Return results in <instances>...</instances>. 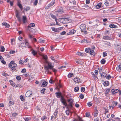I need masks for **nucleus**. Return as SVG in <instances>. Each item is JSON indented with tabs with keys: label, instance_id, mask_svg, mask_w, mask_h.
Returning <instances> with one entry per match:
<instances>
[{
	"label": "nucleus",
	"instance_id": "obj_63",
	"mask_svg": "<svg viewBox=\"0 0 121 121\" xmlns=\"http://www.w3.org/2000/svg\"><path fill=\"white\" fill-rule=\"evenodd\" d=\"M17 115V113H13L12 114V115L13 117H15Z\"/></svg>",
	"mask_w": 121,
	"mask_h": 121
},
{
	"label": "nucleus",
	"instance_id": "obj_42",
	"mask_svg": "<svg viewBox=\"0 0 121 121\" xmlns=\"http://www.w3.org/2000/svg\"><path fill=\"white\" fill-rule=\"evenodd\" d=\"M93 104L91 102H88L87 103V105L89 107L91 106Z\"/></svg>",
	"mask_w": 121,
	"mask_h": 121
},
{
	"label": "nucleus",
	"instance_id": "obj_47",
	"mask_svg": "<svg viewBox=\"0 0 121 121\" xmlns=\"http://www.w3.org/2000/svg\"><path fill=\"white\" fill-rule=\"evenodd\" d=\"M81 91L83 92L85 91V88L84 87H82L81 88Z\"/></svg>",
	"mask_w": 121,
	"mask_h": 121
},
{
	"label": "nucleus",
	"instance_id": "obj_60",
	"mask_svg": "<svg viewBox=\"0 0 121 121\" xmlns=\"http://www.w3.org/2000/svg\"><path fill=\"white\" fill-rule=\"evenodd\" d=\"M26 69H22V70L21 71V72L22 73H25L26 71Z\"/></svg>",
	"mask_w": 121,
	"mask_h": 121
},
{
	"label": "nucleus",
	"instance_id": "obj_13",
	"mask_svg": "<svg viewBox=\"0 0 121 121\" xmlns=\"http://www.w3.org/2000/svg\"><path fill=\"white\" fill-rule=\"evenodd\" d=\"M17 5L19 7L20 9L21 10H22L23 9V7L22 5L20 3V1H18L17 2Z\"/></svg>",
	"mask_w": 121,
	"mask_h": 121
},
{
	"label": "nucleus",
	"instance_id": "obj_25",
	"mask_svg": "<svg viewBox=\"0 0 121 121\" xmlns=\"http://www.w3.org/2000/svg\"><path fill=\"white\" fill-rule=\"evenodd\" d=\"M24 9L26 11H27L30 10V7L29 6H25L24 7Z\"/></svg>",
	"mask_w": 121,
	"mask_h": 121
},
{
	"label": "nucleus",
	"instance_id": "obj_24",
	"mask_svg": "<svg viewBox=\"0 0 121 121\" xmlns=\"http://www.w3.org/2000/svg\"><path fill=\"white\" fill-rule=\"evenodd\" d=\"M109 27L112 28H116L117 27V26L113 24H112L109 25Z\"/></svg>",
	"mask_w": 121,
	"mask_h": 121
},
{
	"label": "nucleus",
	"instance_id": "obj_26",
	"mask_svg": "<svg viewBox=\"0 0 121 121\" xmlns=\"http://www.w3.org/2000/svg\"><path fill=\"white\" fill-rule=\"evenodd\" d=\"M32 50L31 53L34 56H35L37 54V52L35 51L34 50L32 49L31 50Z\"/></svg>",
	"mask_w": 121,
	"mask_h": 121
},
{
	"label": "nucleus",
	"instance_id": "obj_53",
	"mask_svg": "<svg viewBox=\"0 0 121 121\" xmlns=\"http://www.w3.org/2000/svg\"><path fill=\"white\" fill-rule=\"evenodd\" d=\"M41 119L42 121H43L44 120H45L47 119V117L45 116H44L42 118H41Z\"/></svg>",
	"mask_w": 121,
	"mask_h": 121
},
{
	"label": "nucleus",
	"instance_id": "obj_40",
	"mask_svg": "<svg viewBox=\"0 0 121 121\" xmlns=\"http://www.w3.org/2000/svg\"><path fill=\"white\" fill-rule=\"evenodd\" d=\"M56 118L57 117H55L53 115L51 116V120L52 121H54L56 119Z\"/></svg>",
	"mask_w": 121,
	"mask_h": 121
},
{
	"label": "nucleus",
	"instance_id": "obj_35",
	"mask_svg": "<svg viewBox=\"0 0 121 121\" xmlns=\"http://www.w3.org/2000/svg\"><path fill=\"white\" fill-rule=\"evenodd\" d=\"M73 74L72 73H69L68 75V77L69 78H70L73 76Z\"/></svg>",
	"mask_w": 121,
	"mask_h": 121
},
{
	"label": "nucleus",
	"instance_id": "obj_28",
	"mask_svg": "<svg viewBox=\"0 0 121 121\" xmlns=\"http://www.w3.org/2000/svg\"><path fill=\"white\" fill-rule=\"evenodd\" d=\"M42 56H43V58L46 61V63H47V60L48 58V56H47L46 55L44 54V55H42Z\"/></svg>",
	"mask_w": 121,
	"mask_h": 121
},
{
	"label": "nucleus",
	"instance_id": "obj_14",
	"mask_svg": "<svg viewBox=\"0 0 121 121\" xmlns=\"http://www.w3.org/2000/svg\"><path fill=\"white\" fill-rule=\"evenodd\" d=\"M115 48L117 50H121V48H120V46L117 43H116L115 44Z\"/></svg>",
	"mask_w": 121,
	"mask_h": 121
},
{
	"label": "nucleus",
	"instance_id": "obj_59",
	"mask_svg": "<svg viewBox=\"0 0 121 121\" xmlns=\"http://www.w3.org/2000/svg\"><path fill=\"white\" fill-rule=\"evenodd\" d=\"M107 56V54L106 52H104L103 53V56L104 57Z\"/></svg>",
	"mask_w": 121,
	"mask_h": 121
},
{
	"label": "nucleus",
	"instance_id": "obj_33",
	"mask_svg": "<svg viewBox=\"0 0 121 121\" xmlns=\"http://www.w3.org/2000/svg\"><path fill=\"white\" fill-rule=\"evenodd\" d=\"M51 28L53 31L56 32H58V30L57 28H56L54 27H52Z\"/></svg>",
	"mask_w": 121,
	"mask_h": 121
},
{
	"label": "nucleus",
	"instance_id": "obj_16",
	"mask_svg": "<svg viewBox=\"0 0 121 121\" xmlns=\"http://www.w3.org/2000/svg\"><path fill=\"white\" fill-rule=\"evenodd\" d=\"M73 80L74 81L76 82L79 83L80 82V79L77 78H74L73 79Z\"/></svg>",
	"mask_w": 121,
	"mask_h": 121
},
{
	"label": "nucleus",
	"instance_id": "obj_45",
	"mask_svg": "<svg viewBox=\"0 0 121 121\" xmlns=\"http://www.w3.org/2000/svg\"><path fill=\"white\" fill-rule=\"evenodd\" d=\"M20 98L22 101H25L24 97L22 95L21 96Z\"/></svg>",
	"mask_w": 121,
	"mask_h": 121
},
{
	"label": "nucleus",
	"instance_id": "obj_17",
	"mask_svg": "<svg viewBox=\"0 0 121 121\" xmlns=\"http://www.w3.org/2000/svg\"><path fill=\"white\" fill-rule=\"evenodd\" d=\"M44 68L45 72H47V73H48L49 72V69H50V68L48 66H44Z\"/></svg>",
	"mask_w": 121,
	"mask_h": 121
},
{
	"label": "nucleus",
	"instance_id": "obj_52",
	"mask_svg": "<svg viewBox=\"0 0 121 121\" xmlns=\"http://www.w3.org/2000/svg\"><path fill=\"white\" fill-rule=\"evenodd\" d=\"M112 103L113 105H115V106L117 105L118 104V103L116 101H113L112 102Z\"/></svg>",
	"mask_w": 121,
	"mask_h": 121
},
{
	"label": "nucleus",
	"instance_id": "obj_34",
	"mask_svg": "<svg viewBox=\"0 0 121 121\" xmlns=\"http://www.w3.org/2000/svg\"><path fill=\"white\" fill-rule=\"evenodd\" d=\"M44 42V40L40 39L39 40L38 42L40 43H43Z\"/></svg>",
	"mask_w": 121,
	"mask_h": 121
},
{
	"label": "nucleus",
	"instance_id": "obj_20",
	"mask_svg": "<svg viewBox=\"0 0 121 121\" xmlns=\"http://www.w3.org/2000/svg\"><path fill=\"white\" fill-rule=\"evenodd\" d=\"M27 21L26 17L25 16H23L22 17V21L23 23H25Z\"/></svg>",
	"mask_w": 121,
	"mask_h": 121
},
{
	"label": "nucleus",
	"instance_id": "obj_11",
	"mask_svg": "<svg viewBox=\"0 0 121 121\" xmlns=\"http://www.w3.org/2000/svg\"><path fill=\"white\" fill-rule=\"evenodd\" d=\"M54 65L53 63H48V66L50 68V69H52L53 68Z\"/></svg>",
	"mask_w": 121,
	"mask_h": 121
},
{
	"label": "nucleus",
	"instance_id": "obj_23",
	"mask_svg": "<svg viewBox=\"0 0 121 121\" xmlns=\"http://www.w3.org/2000/svg\"><path fill=\"white\" fill-rule=\"evenodd\" d=\"M107 76L106 73L105 72H102L101 74V76L103 78H105Z\"/></svg>",
	"mask_w": 121,
	"mask_h": 121
},
{
	"label": "nucleus",
	"instance_id": "obj_50",
	"mask_svg": "<svg viewBox=\"0 0 121 121\" xmlns=\"http://www.w3.org/2000/svg\"><path fill=\"white\" fill-rule=\"evenodd\" d=\"M38 3V0H36L34 2L33 4L35 6Z\"/></svg>",
	"mask_w": 121,
	"mask_h": 121
},
{
	"label": "nucleus",
	"instance_id": "obj_18",
	"mask_svg": "<svg viewBox=\"0 0 121 121\" xmlns=\"http://www.w3.org/2000/svg\"><path fill=\"white\" fill-rule=\"evenodd\" d=\"M35 26V24L33 23H30V25L28 26V29L30 30L32 28H31V27H34Z\"/></svg>",
	"mask_w": 121,
	"mask_h": 121
},
{
	"label": "nucleus",
	"instance_id": "obj_39",
	"mask_svg": "<svg viewBox=\"0 0 121 121\" xmlns=\"http://www.w3.org/2000/svg\"><path fill=\"white\" fill-rule=\"evenodd\" d=\"M106 61V60L104 59H103L101 61V63L102 64H104L105 63Z\"/></svg>",
	"mask_w": 121,
	"mask_h": 121
},
{
	"label": "nucleus",
	"instance_id": "obj_19",
	"mask_svg": "<svg viewBox=\"0 0 121 121\" xmlns=\"http://www.w3.org/2000/svg\"><path fill=\"white\" fill-rule=\"evenodd\" d=\"M2 25L6 27L9 28L10 26V25L5 22L3 23L2 24Z\"/></svg>",
	"mask_w": 121,
	"mask_h": 121
},
{
	"label": "nucleus",
	"instance_id": "obj_7",
	"mask_svg": "<svg viewBox=\"0 0 121 121\" xmlns=\"http://www.w3.org/2000/svg\"><path fill=\"white\" fill-rule=\"evenodd\" d=\"M55 3V1L53 0L52 1L50 4H49L47 6L46 8L45 9H48L50 7L52 6Z\"/></svg>",
	"mask_w": 121,
	"mask_h": 121
},
{
	"label": "nucleus",
	"instance_id": "obj_32",
	"mask_svg": "<svg viewBox=\"0 0 121 121\" xmlns=\"http://www.w3.org/2000/svg\"><path fill=\"white\" fill-rule=\"evenodd\" d=\"M46 89L45 88H43L41 90V93L42 94H44L45 93V90Z\"/></svg>",
	"mask_w": 121,
	"mask_h": 121
},
{
	"label": "nucleus",
	"instance_id": "obj_8",
	"mask_svg": "<svg viewBox=\"0 0 121 121\" xmlns=\"http://www.w3.org/2000/svg\"><path fill=\"white\" fill-rule=\"evenodd\" d=\"M32 93V92L30 91H28L26 92L25 96L27 97H29L31 96Z\"/></svg>",
	"mask_w": 121,
	"mask_h": 121
},
{
	"label": "nucleus",
	"instance_id": "obj_41",
	"mask_svg": "<svg viewBox=\"0 0 121 121\" xmlns=\"http://www.w3.org/2000/svg\"><path fill=\"white\" fill-rule=\"evenodd\" d=\"M77 54L79 56H83L84 54L83 53L78 52L77 53Z\"/></svg>",
	"mask_w": 121,
	"mask_h": 121
},
{
	"label": "nucleus",
	"instance_id": "obj_36",
	"mask_svg": "<svg viewBox=\"0 0 121 121\" xmlns=\"http://www.w3.org/2000/svg\"><path fill=\"white\" fill-rule=\"evenodd\" d=\"M79 89L78 87L77 86L76 87L74 88V91L75 92H77L78 91Z\"/></svg>",
	"mask_w": 121,
	"mask_h": 121
},
{
	"label": "nucleus",
	"instance_id": "obj_56",
	"mask_svg": "<svg viewBox=\"0 0 121 121\" xmlns=\"http://www.w3.org/2000/svg\"><path fill=\"white\" fill-rule=\"evenodd\" d=\"M60 100L61 102H62V101H65V99H64V97L63 96H61V97Z\"/></svg>",
	"mask_w": 121,
	"mask_h": 121
},
{
	"label": "nucleus",
	"instance_id": "obj_21",
	"mask_svg": "<svg viewBox=\"0 0 121 121\" xmlns=\"http://www.w3.org/2000/svg\"><path fill=\"white\" fill-rule=\"evenodd\" d=\"M50 15L51 16V17L53 19H55V21H57V19L56 18V16L52 13Z\"/></svg>",
	"mask_w": 121,
	"mask_h": 121
},
{
	"label": "nucleus",
	"instance_id": "obj_55",
	"mask_svg": "<svg viewBox=\"0 0 121 121\" xmlns=\"http://www.w3.org/2000/svg\"><path fill=\"white\" fill-rule=\"evenodd\" d=\"M105 44L107 45L108 46H111V43L110 42H106V43H105Z\"/></svg>",
	"mask_w": 121,
	"mask_h": 121
},
{
	"label": "nucleus",
	"instance_id": "obj_46",
	"mask_svg": "<svg viewBox=\"0 0 121 121\" xmlns=\"http://www.w3.org/2000/svg\"><path fill=\"white\" fill-rule=\"evenodd\" d=\"M25 121H30L31 120V118L30 117H27L24 118Z\"/></svg>",
	"mask_w": 121,
	"mask_h": 121
},
{
	"label": "nucleus",
	"instance_id": "obj_51",
	"mask_svg": "<svg viewBox=\"0 0 121 121\" xmlns=\"http://www.w3.org/2000/svg\"><path fill=\"white\" fill-rule=\"evenodd\" d=\"M79 97L81 99H83L84 97V95L82 94H81L80 95Z\"/></svg>",
	"mask_w": 121,
	"mask_h": 121
},
{
	"label": "nucleus",
	"instance_id": "obj_2",
	"mask_svg": "<svg viewBox=\"0 0 121 121\" xmlns=\"http://www.w3.org/2000/svg\"><path fill=\"white\" fill-rule=\"evenodd\" d=\"M9 66V68H11L12 70L15 71L16 69V67L17 66V65L14 61H11Z\"/></svg>",
	"mask_w": 121,
	"mask_h": 121
},
{
	"label": "nucleus",
	"instance_id": "obj_37",
	"mask_svg": "<svg viewBox=\"0 0 121 121\" xmlns=\"http://www.w3.org/2000/svg\"><path fill=\"white\" fill-rule=\"evenodd\" d=\"M4 51V48L3 46L0 47V51L3 52Z\"/></svg>",
	"mask_w": 121,
	"mask_h": 121
},
{
	"label": "nucleus",
	"instance_id": "obj_30",
	"mask_svg": "<svg viewBox=\"0 0 121 121\" xmlns=\"http://www.w3.org/2000/svg\"><path fill=\"white\" fill-rule=\"evenodd\" d=\"M9 106L12 105L13 104V100H10V99L9 98Z\"/></svg>",
	"mask_w": 121,
	"mask_h": 121
},
{
	"label": "nucleus",
	"instance_id": "obj_12",
	"mask_svg": "<svg viewBox=\"0 0 121 121\" xmlns=\"http://www.w3.org/2000/svg\"><path fill=\"white\" fill-rule=\"evenodd\" d=\"M56 96L58 98H60L62 96L60 92H56L55 93Z\"/></svg>",
	"mask_w": 121,
	"mask_h": 121
},
{
	"label": "nucleus",
	"instance_id": "obj_44",
	"mask_svg": "<svg viewBox=\"0 0 121 121\" xmlns=\"http://www.w3.org/2000/svg\"><path fill=\"white\" fill-rule=\"evenodd\" d=\"M94 114V116L95 117H96L97 116L98 111L97 110H96Z\"/></svg>",
	"mask_w": 121,
	"mask_h": 121
},
{
	"label": "nucleus",
	"instance_id": "obj_48",
	"mask_svg": "<svg viewBox=\"0 0 121 121\" xmlns=\"http://www.w3.org/2000/svg\"><path fill=\"white\" fill-rule=\"evenodd\" d=\"M64 105H65V106H67V104L65 101H62L61 102Z\"/></svg>",
	"mask_w": 121,
	"mask_h": 121
},
{
	"label": "nucleus",
	"instance_id": "obj_58",
	"mask_svg": "<svg viewBox=\"0 0 121 121\" xmlns=\"http://www.w3.org/2000/svg\"><path fill=\"white\" fill-rule=\"evenodd\" d=\"M104 110H105V112L104 113V114L105 115H106V113L107 112H108V110L107 108H104Z\"/></svg>",
	"mask_w": 121,
	"mask_h": 121
},
{
	"label": "nucleus",
	"instance_id": "obj_64",
	"mask_svg": "<svg viewBox=\"0 0 121 121\" xmlns=\"http://www.w3.org/2000/svg\"><path fill=\"white\" fill-rule=\"evenodd\" d=\"M99 118L97 117L94 120V121H99Z\"/></svg>",
	"mask_w": 121,
	"mask_h": 121
},
{
	"label": "nucleus",
	"instance_id": "obj_61",
	"mask_svg": "<svg viewBox=\"0 0 121 121\" xmlns=\"http://www.w3.org/2000/svg\"><path fill=\"white\" fill-rule=\"evenodd\" d=\"M105 4L106 6H108L109 5V2L106 1L104 3Z\"/></svg>",
	"mask_w": 121,
	"mask_h": 121
},
{
	"label": "nucleus",
	"instance_id": "obj_3",
	"mask_svg": "<svg viewBox=\"0 0 121 121\" xmlns=\"http://www.w3.org/2000/svg\"><path fill=\"white\" fill-rule=\"evenodd\" d=\"M24 42L19 45V47L22 48H23L28 47L31 48V47L29 43L27 42L26 39L24 40Z\"/></svg>",
	"mask_w": 121,
	"mask_h": 121
},
{
	"label": "nucleus",
	"instance_id": "obj_43",
	"mask_svg": "<svg viewBox=\"0 0 121 121\" xmlns=\"http://www.w3.org/2000/svg\"><path fill=\"white\" fill-rule=\"evenodd\" d=\"M51 58L52 60H54L55 62H57V61L56 60H55V57L53 56H51Z\"/></svg>",
	"mask_w": 121,
	"mask_h": 121
},
{
	"label": "nucleus",
	"instance_id": "obj_15",
	"mask_svg": "<svg viewBox=\"0 0 121 121\" xmlns=\"http://www.w3.org/2000/svg\"><path fill=\"white\" fill-rule=\"evenodd\" d=\"M102 6V3H99L98 4H97L96 5V8L97 9H99L101 8Z\"/></svg>",
	"mask_w": 121,
	"mask_h": 121
},
{
	"label": "nucleus",
	"instance_id": "obj_57",
	"mask_svg": "<svg viewBox=\"0 0 121 121\" xmlns=\"http://www.w3.org/2000/svg\"><path fill=\"white\" fill-rule=\"evenodd\" d=\"M16 78L18 80H20L21 79V77L20 76H17L16 77Z\"/></svg>",
	"mask_w": 121,
	"mask_h": 121
},
{
	"label": "nucleus",
	"instance_id": "obj_62",
	"mask_svg": "<svg viewBox=\"0 0 121 121\" xmlns=\"http://www.w3.org/2000/svg\"><path fill=\"white\" fill-rule=\"evenodd\" d=\"M106 77L107 79H109L111 78V76L110 75H109L106 76Z\"/></svg>",
	"mask_w": 121,
	"mask_h": 121
},
{
	"label": "nucleus",
	"instance_id": "obj_27",
	"mask_svg": "<svg viewBox=\"0 0 121 121\" xmlns=\"http://www.w3.org/2000/svg\"><path fill=\"white\" fill-rule=\"evenodd\" d=\"M58 111L57 110H56L54 113L53 115L55 117H57L58 113Z\"/></svg>",
	"mask_w": 121,
	"mask_h": 121
},
{
	"label": "nucleus",
	"instance_id": "obj_9",
	"mask_svg": "<svg viewBox=\"0 0 121 121\" xmlns=\"http://www.w3.org/2000/svg\"><path fill=\"white\" fill-rule=\"evenodd\" d=\"M59 21L61 23L63 24H65L66 23L65 18H59Z\"/></svg>",
	"mask_w": 121,
	"mask_h": 121
},
{
	"label": "nucleus",
	"instance_id": "obj_4",
	"mask_svg": "<svg viewBox=\"0 0 121 121\" xmlns=\"http://www.w3.org/2000/svg\"><path fill=\"white\" fill-rule=\"evenodd\" d=\"M80 28L82 32H84L85 34H87V32L86 31V28L85 24H82L80 26Z\"/></svg>",
	"mask_w": 121,
	"mask_h": 121
},
{
	"label": "nucleus",
	"instance_id": "obj_10",
	"mask_svg": "<svg viewBox=\"0 0 121 121\" xmlns=\"http://www.w3.org/2000/svg\"><path fill=\"white\" fill-rule=\"evenodd\" d=\"M76 32V30H75L73 29L70 30L69 31V32L67 33V35H72L74 34Z\"/></svg>",
	"mask_w": 121,
	"mask_h": 121
},
{
	"label": "nucleus",
	"instance_id": "obj_31",
	"mask_svg": "<svg viewBox=\"0 0 121 121\" xmlns=\"http://www.w3.org/2000/svg\"><path fill=\"white\" fill-rule=\"evenodd\" d=\"M92 77L93 78H94L96 80V78H98L96 75L94 73H93L92 74Z\"/></svg>",
	"mask_w": 121,
	"mask_h": 121
},
{
	"label": "nucleus",
	"instance_id": "obj_5",
	"mask_svg": "<svg viewBox=\"0 0 121 121\" xmlns=\"http://www.w3.org/2000/svg\"><path fill=\"white\" fill-rule=\"evenodd\" d=\"M68 102L69 103V106L71 107H72V104L73 102V100L71 99H69L68 100Z\"/></svg>",
	"mask_w": 121,
	"mask_h": 121
},
{
	"label": "nucleus",
	"instance_id": "obj_49",
	"mask_svg": "<svg viewBox=\"0 0 121 121\" xmlns=\"http://www.w3.org/2000/svg\"><path fill=\"white\" fill-rule=\"evenodd\" d=\"M111 91L112 94H115L116 93H117V92L114 89H112Z\"/></svg>",
	"mask_w": 121,
	"mask_h": 121
},
{
	"label": "nucleus",
	"instance_id": "obj_1",
	"mask_svg": "<svg viewBox=\"0 0 121 121\" xmlns=\"http://www.w3.org/2000/svg\"><path fill=\"white\" fill-rule=\"evenodd\" d=\"M95 47L94 46H93L91 47V48H87L86 49L85 52L87 53H89L91 55L95 56V53L94 51V50L95 49Z\"/></svg>",
	"mask_w": 121,
	"mask_h": 121
},
{
	"label": "nucleus",
	"instance_id": "obj_22",
	"mask_svg": "<svg viewBox=\"0 0 121 121\" xmlns=\"http://www.w3.org/2000/svg\"><path fill=\"white\" fill-rule=\"evenodd\" d=\"M104 85L105 86H106L109 85V83L108 81H105L104 83Z\"/></svg>",
	"mask_w": 121,
	"mask_h": 121
},
{
	"label": "nucleus",
	"instance_id": "obj_6",
	"mask_svg": "<svg viewBox=\"0 0 121 121\" xmlns=\"http://www.w3.org/2000/svg\"><path fill=\"white\" fill-rule=\"evenodd\" d=\"M103 38L105 40H109L112 39L111 36H103Z\"/></svg>",
	"mask_w": 121,
	"mask_h": 121
},
{
	"label": "nucleus",
	"instance_id": "obj_54",
	"mask_svg": "<svg viewBox=\"0 0 121 121\" xmlns=\"http://www.w3.org/2000/svg\"><path fill=\"white\" fill-rule=\"evenodd\" d=\"M90 115V114L89 112H87L86 113V117H89Z\"/></svg>",
	"mask_w": 121,
	"mask_h": 121
},
{
	"label": "nucleus",
	"instance_id": "obj_38",
	"mask_svg": "<svg viewBox=\"0 0 121 121\" xmlns=\"http://www.w3.org/2000/svg\"><path fill=\"white\" fill-rule=\"evenodd\" d=\"M83 42H85L86 43H88V42L87 40L86 39H84L82 40L81 41V43H83Z\"/></svg>",
	"mask_w": 121,
	"mask_h": 121
},
{
	"label": "nucleus",
	"instance_id": "obj_29",
	"mask_svg": "<svg viewBox=\"0 0 121 121\" xmlns=\"http://www.w3.org/2000/svg\"><path fill=\"white\" fill-rule=\"evenodd\" d=\"M48 84V82L44 81L43 82L42 85L43 87H45L47 86Z\"/></svg>",
	"mask_w": 121,
	"mask_h": 121
}]
</instances>
